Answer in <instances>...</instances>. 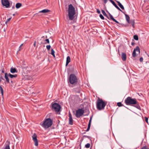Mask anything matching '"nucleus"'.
<instances>
[{
    "label": "nucleus",
    "mask_w": 149,
    "mask_h": 149,
    "mask_svg": "<svg viewBox=\"0 0 149 149\" xmlns=\"http://www.w3.org/2000/svg\"><path fill=\"white\" fill-rule=\"evenodd\" d=\"M75 14V8L72 4L68 6V16L70 20H72L74 18Z\"/></svg>",
    "instance_id": "1"
},
{
    "label": "nucleus",
    "mask_w": 149,
    "mask_h": 149,
    "mask_svg": "<svg viewBox=\"0 0 149 149\" xmlns=\"http://www.w3.org/2000/svg\"><path fill=\"white\" fill-rule=\"evenodd\" d=\"M106 105V103L102 99L99 98L97 99L96 103V107L98 110H101L104 109Z\"/></svg>",
    "instance_id": "2"
},
{
    "label": "nucleus",
    "mask_w": 149,
    "mask_h": 149,
    "mask_svg": "<svg viewBox=\"0 0 149 149\" xmlns=\"http://www.w3.org/2000/svg\"><path fill=\"white\" fill-rule=\"evenodd\" d=\"M52 123L53 120L50 118H48L45 119L43 123H41L40 124L42 127L46 129L50 127Z\"/></svg>",
    "instance_id": "3"
},
{
    "label": "nucleus",
    "mask_w": 149,
    "mask_h": 149,
    "mask_svg": "<svg viewBox=\"0 0 149 149\" xmlns=\"http://www.w3.org/2000/svg\"><path fill=\"white\" fill-rule=\"evenodd\" d=\"M125 102L127 105H132L137 104L138 102L136 98L128 97L125 100Z\"/></svg>",
    "instance_id": "4"
},
{
    "label": "nucleus",
    "mask_w": 149,
    "mask_h": 149,
    "mask_svg": "<svg viewBox=\"0 0 149 149\" xmlns=\"http://www.w3.org/2000/svg\"><path fill=\"white\" fill-rule=\"evenodd\" d=\"M69 81L72 84H76L78 82V79L77 77L74 74H71L70 75Z\"/></svg>",
    "instance_id": "5"
},
{
    "label": "nucleus",
    "mask_w": 149,
    "mask_h": 149,
    "mask_svg": "<svg viewBox=\"0 0 149 149\" xmlns=\"http://www.w3.org/2000/svg\"><path fill=\"white\" fill-rule=\"evenodd\" d=\"M52 110L54 109V111L58 113L60 111L61 106L58 103H52Z\"/></svg>",
    "instance_id": "6"
},
{
    "label": "nucleus",
    "mask_w": 149,
    "mask_h": 149,
    "mask_svg": "<svg viewBox=\"0 0 149 149\" xmlns=\"http://www.w3.org/2000/svg\"><path fill=\"white\" fill-rule=\"evenodd\" d=\"M85 112L84 110L82 109H79L76 111L75 115L77 118H79L82 116Z\"/></svg>",
    "instance_id": "7"
},
{
    "label": "nucleus",
    "mask_w": 149,
    "mask_h": 149,
    "mask_svg": "<svg viewBox=\"0 0 149 149\" xmlns=\"http://www.w3.org/2000/svg\"><path fill=\"white\" fill-rule=\"evenodd\" d=\"M2 4L6 8L10 6V3L8 0H1Z\"/></svg>",
    "instance_id": "8"
},
{
    "label": "nucleus",
    "mask_w": 149,
    "mask_h": 149,
    "mask_svg": "<svg viewBox=\"0 0 149 149\" xmlns=\"http://www.w3.org/2000/svg\"><path fill=\"white\" fill-rule=\"evenodd\" d=\"M32 138L33 140L35 142V145L36 146H37V136L36 134L34 133L32 136Z\"/></svg>",
    "instance_id": "9"
},
{
    "label": "nucleus",
    "mask_w": 149,
    "mask_h": 149,
    "mask_svg": "<svg viewBox=\"0 0 149 149\" xmlns=\"http://www.w3.org/2000/svg\"><path fill=\"white\" fill-rule=\"evenodd\" d=\"M69 124L70 125H72L73 124V119L72 118V117L71 114L70 113V112L69 113Z\"/></svg>",
    "instance_id": "10"
},
{
    "label": "nucleus",
    "mask_w": 149,
    "mask_h": 149,
    "mask_svg": "<svg viewBox=\"0 0 149 149\" xmlns=\"http://www.w3.org/2000/svg\"><path fill=\"white\" fill-rule=\"evenodd\" d=\"M109 1L112 3L113 6L118 10L121 11L123 13V12L120 9V8L112 0H109Z\"/></svg>",
    "instance_id": "11"
},
{
    "label": "nucleus",
    "mask_w": 149,
    "mask_h": 149,
    "mask_svg": "<svg viewBox=\"0 0 149 149\" xmlns=\"http://www.w3.org/2000/svg\"><path fill=\"white\" fill-rule=\"evenodd\" d=\"M122 59L123 61H125L126 59V54L125 53H122Z\"/></svg>",
    "instance_id": "12"
},
{
    "label": "nucleus",
    "mask_w": 149,
    "mask_h": 149,
    "mask_svg": "<svg viewBox=\"0 0 149 149\" xmlns=\"http://www.w3.org/2000/svg\"><path fill=\"white\" fill-rule=\"evenodd\" d=\"M10 72L12 73H16L17 72V71L16 69L13 67L10 68Z\"/></svg>",
    "instance_id": "13"
},
{
    "label": "nucleus",
    "mask_w": 149,
    "mask_h": 149,
    "mask_svg": "<svg viewBox=\"0 0 149 149\" xmlns=\"http://www.w3.org/2000/svg\"><path fill=\"white\" fill-rule=\"evenodd\" d=\"M128 23L129 24H131L133 28H134V27L135 21L134 19H131L130 20V22H128Z\"/></svg>",
    "instance_id": "14"
},
{
    "label": "nucleus",
    "mask_w": 149,
    "mask_h": 149,
    "mask_svg": "<svg viewBox=\"0 0 149 149\" xmlns=\"http://www.w3.org/2000/svg\"><path fill=\"white\" fill-rule=\"evenodd\" d=\"M50 11V10L47 9H45L39 12V13H45Z\"/></svg>",
    "instance_id": "15"
},
{
    "label": "nucleus",
    "mask_w": 149,
    "mask_h": 149,
    "mask_svg": "<svg viewBox=\"0 0 149 149\" xmlns=\"http://www.w3.org/2000/svg\"><path fill=\"white\" fill-rule=\"evenodd\" d=\"M8 74L7 73H5V77L6 79V82L8 83L9 82V80L8 77Z\"/></svg>",
    "instance_id": "16"
},
{
    "label": "nucleus",
    "mask_w": 149,
    "mask_h": 149,
    "mask_svg": "<svg viewBox=\"0 0 149 149\" xmlns=\"http://www.w3.org/2000/svg\"><path fill=\"white\" fill-rule=\"evenodd\" d=\"M123 13L124 14L125 16L127 22H129L130 20V17L129 15L126 14H125L124 12Z\"/></svg>",
    "instance_id": "17"
},
{
    "label": "nucleus",
    "mask_w": 149,
    "mask_h": 149,
    "mask_svg": "<svg viewBox=\"0 0 149 149\" xmlns=\"http://www.w3.org/2000/svg\"><path fill=\"white\" fill-rule=\"evenodd\" d=\"M8 76H9L11 78H12L13 77H17V75L16 74L13 75L10 73L8 74Z\"/></svg>",
    "instance_id": "18"
},
{
    "label": "nucleus",
    "mask_w": 149,
    "mask_h": 149,
    "mask_svg": "<svg viewBox=\"0 0 149 149\" xmlns=\"http://www.w3.org/2000/svg\"><path fill=\"white\" fill-rule=\"evenodd\" d=\"M102 12L103 15L105 16H106L108 19H109V18L107 15L106 14V13L105 11L104 10H102Z\"/></svg>",
    "instance_id": "19"
},
{
    "label": "nucleus",
    "mask_w": 149,
    "mask_h": 149,
    "mask_svg": "<svg viewBox=\"0 0 149 149\" xmlns=\"http://www.w3.org/2000/svg\"><path fill=\"white\" fill-rule=\"evenodd\" d=\"M22 6V4L20 3H17L16 4L15 7L16 8H19Z\"/></svg>",
    "instance_id": "20"
},
{
    "label": "nucleus",
    "mask_w": 149,
    "mask_h": 149,
    "mask_svg": "<svg viewBox=\"0 0 149 149\" xmlns=\"http://www.w3.org/2000/svg\"><path fill=\"white\" fill-rule=\"evenodd\" d=\"M134 50H135L136 52H138L139 53H140V49L139 47L138 46H137L136 48L134 49Z\"/></svg>",
    "instance_id": "21"
},
{
    "label": "nucleus",
    "mask_w": 149,
    "mask_h": 149,
    "mask_svg": "<svg viewBox=\"0 0 149 149\" xmlns=\"http://www.w3.org/2000/svg\"><path fill=\"white\" fill-rule=\"evenodd\" d=\"M92 117V116L90 118V120L89 121L88 124V127L90 128Z\"/></svg>",
    "instance_id": "22"
},
{
    "label": "nucleus",
    "mask_w": 149,
    "mask_h": 149,
    "mask_svg": "<svg viewBox=\"0 0 149 149\" xmlns=\"http://www.w3.org/2000/svg\"><path fill=\"white\" fill-rule=\"evenodd\" d=\"M136 105L135 106H134V107H135L136 108H137L138 109H141V107L139 105V102H138L137 104H135Z\"/></svg>",
    "instance_id": "23"
},
{
    "label": "nucleus",
    "mask_w": 149,
    "mask_h": 149,
    "mask_svg": "<svg viewBox=\"0 0 149 149\" xmlns=\"http://www.w3.org/2000/svg\"><path fill=\"white\" fill-rule=\"evenodd\" d=\"M71 59L69 56H68L66 58V62L69 63L70 62Z\"/></svg>",
    "instance_id": "24"
},
{
    "label": "nucleus",
    "mask_w": 149,
    "mask_h": 149,
    "mask_svg": "<svg viewBox=\"0 0 149 149\" xmlns=\"http://www.w3.org/2000/svg\"><path fill=\"white\" fill-rule=\"evenodd\" d=\"M51 54L52 56H53L54 57H55V54H54L55 52H54V49H51Z\"/></svg>",
    "instance_id": "25"
},
{
    "label": "nucleus",
    "mask_w": 149,
    "mask_h": 149,
    "mask_svg": "<svg viewBox=\"0 0 149 149\" xmlns=\"http://www.w3.org/2000/svg\"><path fill=\"white\" fill-rule=\"evenodd\" d=\"M0 91L1 92V93L2 95L3 96V88L1 86H0Z\"/></svg>",
    "instance_id": "26"
},
{
    "label": "nucleus",
    "mask_w": 149,
    "mask_h": 149,
    "mask_svg": "<svg viewBox=\"0 0 149 149\" xmlns=\"http://www.w3.org/2000/svg\"><path fill=\"white\" fill-rule=\"evenodd\" d=\"M136 52L135 51V50H134L132 54V56L134 57H135L136 56Z\"/></svg>",
    "instance_id": "27"
},
{
    "label": "nucleus",
    "mask_w": 149,
    "mask_h": 149,
    "mask_svg": "<svg viewBox=\"0 0 149 149\" xmlns=\"http://www.w3.org/2000/svg\"><path fill=\"white\" fill-rule=\"evenodd\" d=\"M134 39L136 40H138L139 39L138 36L137 35H135L133 36Z\"/></svg>",
    "instance_id": "28"
},
{
    "label": "nucleus",
    "mask_w": 149,
    "mask_h": 149,
    "mask_svg": "<svg viewBox=\"0 0 149 149\" xmlns=\"http://www.w3.org/2000/svg\"><path fill=\"white\" fill-rule=\"evenodd\" d=\"M117 105L119 107L124 106V105L121 102H118L117 103Z\"/></svg>",
    "instance_id": "29"
},
{
    "label": "nucleus",
    "mask_w": 149,
    "mask_h": 149,
    "mask_svg": "<svg viewBox=\"0 0 149 149\" xmlns=\"http://www.w3.org/2000/svg\"><path fill=\"white\" fill-rule=\"evenodd\" d=\"M90 144L89 143H88L86 144L85 146V147L86 148H88L90 147Z\"/></svg>",
    "instance_id": "30"
},
{
    "label": "nucleus",
    "mask_w": 149,
    "mask_h": 149,
    "mask_svg": "<svg viewBox=\"0 0 149 149\" xmlns=\"http://www.w3.org/2000/svg\"><path fill=\"white\" fill-rule=\"evenodd\" d=\"M109 16L110 17V18L111 19L113 20L114 18L112 16V15L111 14L109 13Z\"/></svg>",
    "instance_id": "31"
},
{
    "label": "nucleus",
    "mask_w": 149,
    "mask_h": 149,
    "mask_svg": "<svg viewBox=\"0 0 149 149\" xmlns=\"http://www.w3.org/2000/svg\"><path fill=\"white\" fill-rule=\"evenodd\" d=\"M100 17L102 19H104V17L103 16V15L102 14H100Z\"/></svg>",
    "instance_id": "32"
},
{
    "label": "nucleus",
    "mask_w": 149,
    "mask_h": 149,
    "mask_svg": "<svg viewBox=\"0 0 149 149\" xmlns=\"http://www.w3.org/2000/svg\"><path fill=\"white\" fill-rule=\"evenodd\" d=\"M119 6L122 9L124 10V8L123 6L121 4Z\"/></svg>",
    "instance_id": "33"
},
{
    "label": "nucleus",
    "mask_w": 149,
    "mask_h": 149,
    "mask_svg": "<svg viewBox=\"0 0 149 149\" xmlns=\"http://www.w3.org/2000/svg\"><path fill=\"white\" fill-rule=\"evenodd\" d=\"M51 48V46L50 45H47L46 46V48L48 50L50 49Z\"/></svg>",
    "instance_id": "34"
},
{
    "label": "nucleus",
    "mask_w": 149,
    "mask_h": 149,
    "mask_svg": "<svg viewBox=\"0 0 149 149\" xmlns=\"http://www.w3.org/2000/svg\"><path fill=\"white\" fill-rule=\"evenodd\" d=\"M112 20H113V21H114V22H115L116 23H117L118 24H120V23L118 22L114 18Z\"/></svg>",
    "instance_id": "35"
},
{
    "label": "nucleus",
    "mask_w": 149,
    "mask_h": 149,
    "mask_svg": "<svg viewBox=\"0 0 149 149\" xmlns=\"http://www.w3.org/2000/svg\"><path fill=\"white\" fill-rule=\"evenodd\" d=\"M112 20H113V21H114V22H115L116 23H117L118 24H120V23L118 22L114 18Z\"/></svg>",
    "instance_id": "36"
},
{
    "label": "nucleus",
    "mask_w": 149,
    "mask_h": 149,
    "mask_svg": "<svg viewBox=\"0 0 149 149\" xmlns=\"http://www.w3.org/2000/svg\"><path fill=\"white\" fill-rule=\"evenodd\" d=\"M4 149H10L9 145H6Z\"/></svg>",
    "instance_id": "37"
},
{
    "label": "nucleus",
    "mask_w": 149,
    "mask_h": 149,
    "mask_svg": "<svg viewBox=\"0 0 149 149\" xmlns=\"http://www.w3.org/2000/svg\"><path fill=\"white\" fill-rule=\"evenodd\" d=\"M141 149H149V148L147 146H145L142 147Z\"/></svg>",
    "instance_id": "38"
},
{
    "label": "nucleus",
    "mask_w": 149,
    "mask_h": 149,
    "mask_svg": "<svg viewBox=\"0 0 149 149\" xmlns=\"http://www.w3.org/2000/svg\"><path fill=\"white\" fill-rule=\"evenodd\" d=\"M148 118L147 117H145V121L148 123Z\"/></svg>",
    "instance_id": "39"
},
{
    "label": "nucleus",
    "mask_w": 149,
    "mask_h": 149,
    "mask_svg": "<svg viewBox=\"0 0 149 149\" xmlns=\"http://www.w3.org/2000/svg\"><path fill=\"white\" fill-rule=\"evenodd\" d=\"M11 19V18H9L8 19H7V20L5 22V23L6 24H7V23L8 22H9V21H10V19Z\"/></svg>",
    "instance_id": "40"
},
{
    "label": "nucleus",
    "mask_w": 149,
    "mask_h": 149,
    "mask_svg": "<svg viewBox=\"0 0 149 149\" xmlns=\"http://www.w3.org/2000/svg\"><path fill=\"white\" fill-rule=\"evenodd\" d=\"M85 112H87L88 113L87 115H88L89 114V110L88 109H86V110Z\"/></svg>",
    "instance_id": "41"
},
{
    "label": "nucleus",
    "mask_w": 149,
    "mask_h": 149,
    "mask_svg": "<svg viewBox=\"0 0 149 149\" xmlns=\"http://www.w3.org/2000/svg\"><path fill=\"white\" fill-rule=\"evenodd\" d=\"M143 59L142 57H140L139 59V61L140 62H143Z\"/></svg>",
    "instance_id": "42"
},
{
    "label": "nucleus",
    "mask_w": 149,
    "mask_h": 149,
    "mask_svg": "<svg viewBox=\"0 0 149 149\" xmlns=\"http://www.w3.org/2000/svg\"><path fill=\"white\" fill-rule=\"evenodd\" d=\"M45 41L47 43H48V44L49 43V39H46Z\"/></svg>",
    "instance_id": "43"
},
{
    "label": "nucleus",
    "mask_w": 149,
    "mask_h": 149,
    "mask_svg": "<svg viewBox=\"0 0 149 149\" xmlns=\"http://www.w3.org/2000/svg\"><path fill=\"white\" fill-rule=\"evenodd\" d=\"M97 12L98 14L100 13V11L99 9H97Z\"/></svg>",
    "instance_id": "44"
},
{
    "label": "nucleus",
    "mask_w": 149,
    "mask_h": 149,
    "mask_svg": "<svg viewBox=\"0 0 149 149\" xmlns=\"http://www.w3.org/2000/svg\"><path fill=\"white\" fill-rule=\"evenodd\" d=\"M83 137L84 138V137H86V138H88L89 139H90V137L89 136H86V135H84L83 136Z\"/></svg>",
    "instance_id": "45"
},
{
    "label": "nucleus",
    "mask_w": 149,
    "mask_h": 149,
    "mask_svg": "<svg viewBox=\"0 0 149 149\" xmlns=\"http://www.w3.org/2000/svg\"><path fill=\"white\" fill-rule=\"evenodd\" d=\"M4 80V79H3L2 77H1L0 78V82H1V81H2V80Z\"/></svg>",
    "instance_id": "46"
},
{
    "label": "nucleus",
    "mask_w": 149,
    "mask_h": 149,
    "mask_svg": "<svg viewBox=\"0 0 149 149\" xmlns=\"http://www.w3.org/2000/svg\"><path fill=\"white\" fill-rule=\"evenodd\" d=\"M23 45V44H22L20 45V46H19V50H18V51H19L20 50H21V49H20V47H21Z\"/></svg>",
    "instance_id": "47"
},
{
    "label": "nucleus",
    "mask_w": 149,
    "mask_h": 149,
    "mask_svg": "<svg viewBox=\"0 0 149 149\" xmlns=\"http://www.w3.org/2000/svg\"><path fill=\"white\" fill-rule=\"evenodd\" d=\"M117 3H118V6H119L120 4H121V3L119 1H116Z\"/></svg>",
    "instance_id": "48"
},
{
    "label": "nucleus",
    "mask_w": 149,
    "mask_h": 149,
    "mask_svg": "<svg viewBox=\"0 0 149 149\" xmlns=\"http://www.w3.org/2000/svg\"><path fill=\"white\" fill-rule=\"evenodd\" d=\"M90 128H89V127H88V128H87V130H86V132H88V131H89V130H90Z\"/></svg>",
    "instance_id": "49"
},
{
    "label": "nucleus",
    "mask_w": 149,
    "mask_h": 149,
    "mask_svg": "<svg viewBox=\"0 0 149 149\" xmlns=\"http://www.w3.org/2000/svg\"><path fill=\"white\" fill-rule=\"evenodd\" d=\"M90 128H89V127H88V128H87V130H86V132H88V131H89V130H90Z\"/></svg>",
    "instance_id": "50"
},
{
    "label": "nucleus",
    "mask_w": 149,
    "mask_h": 149,
    "mask_svg": "<svg viewBox=\"0 0 149 149\" xmlns=\"http://www.w3.org/2000/svg\"><path fill=\"white\" fill-rule=\"evenodd\" d=\"M36 41H35L34 42V44H33V45L34 46V47H35L36 45Z\"/></svg>",
    "instance_id": "51"
},
{
    "label": "nucleus",
    "mask_w": 149,
    "mask_h": 149,
    "mask_svg": "<svg viewBox=\"0 0 149 149\" xmlns=\"http://www.w3.org/2000/svg\"><path fill=\"white\" fill-rule=\"evenodd\" d=\"M135 44V43L134 42H132L131 43V45L132 46H134Z\"/></svg>",
    "instance_id": "52"
},
{
    "label": "nucleus",
    "mask_w": 149,
    "mask_h": 149,
    "mask_svg": "<svg viewBox=\"0 0 149 149\" xmlns=\"http://www.w3.org/2000/svg\"><path fill=\"white\" fill-rule=\"evenodd\" d=\"M69 63H68V62H66V65H65V66H67L68 65V64Z\"/></svg>",
    "instance_id": "53"
},
{
    "label": "nucleus",
    "mask_w": 149,
    "mask_h": 149,
    "mask_svg": "<svg viewBox=\"0 0 149 149\" xmlns=\"http://www.w3.org/2000/svg\"><path fill=\"white\" fill-rule=\"evenodd\" d=\"M2 73H4V71L3 70H2L1 71Z\"/></svg>",
    "instance_id": "54"
},
{
    "label": "nucleus",
    "mask_w": 149,
    "mask_h": 149,
    "mask_svg": "<svg viewBox=\"0 0 149 149\" xmlns=\"http://www.w3.org/2000/svg\"><path fill=\"white\" fill-rule=\"evenodd\" d=\"M15 15V14H13V16H14Z\"/></svg>",
    "instance_id": "55"
},
{
    "label": "nucleus",
    "mask_w": 149,
    "mask_h": 149,
    "mask_svg": "<svg viewBox=\"0 0 149 149\" xmlns=\"http://www.w3.org/2000/svg\"><path fill=\"white\" fill-rule=\"evenodd\" d=\"M106 11H107V12H108V11H107V10H106Z\"/></svg>",
    "instance_id": "56"
},
{
    "label": "nucleus",
    "mask_w": 149,
    "mask_h": 149,
    "mask_svg": "<svg viewBox=\"0 0 149 149\" xmlns=\"http://www.w3.org/2000/svg\"><path fill=\"white\" fill-rule=\"evenodd\" d=\"M148 57H149V55H148Z\"/></svg>",
    "instance_id": "57"
},
{
    "label": "nucleus",
    "mask_w": 149,
    "mask_h": 149,
    "mask_svg": "<svg viewBox=\"0 0 149 149\" xmlns=\"http://www.w3.org/2000/svg\"><path fill=\"white\" fill-rule=\"evenodd\" d=\"M85 133H86V132H84V134H85Z\"/></svg>",
    "instance_id": "58"
}]
</instances>
